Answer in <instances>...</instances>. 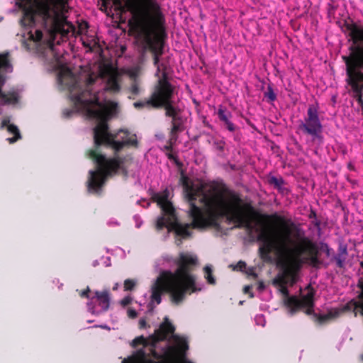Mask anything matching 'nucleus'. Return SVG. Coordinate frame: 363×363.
Segmentation results:
<instances>
[{
    "label": "nucleus",
    "mask_w": 363,
    "mask_h": 363,
    "mask_svg": "<svg viewBox=\"0 0 363 363\" xmlns=\"http://www.w3.org/2000/svg\"><path fill=\"white\" fill-rule=\"evenodd\" d=\"M1 128L6 129L9 133L14 135L13 137L7 138V140L10 143H13L21 138V134L17 126L11 124L9 118H6L2 121L1 123Z\"/></svg>",
    "instance_id": "nucleus-11"
},
{
    "label": "nucleus",
    "mask_w": 363,
    "mask_h": 363,
    "mask_svg": "<svg viewBox=\"0 0 363 363\" xmlns=\"http://www.w3.org/2000/svg\"><path fill=\"white\" fill-rule=\"evenodd\" d=\"M338 254L342 255V257L346 258V255L347 254V247H345L340 248Z\"/></svg>",
    "instance_id": "nucleus-31"
},
{
    "label": "nucleus",
    "mask_w": 363,
    "mask_h": 363,
    "mask_svg": "<svg viewBox=\"0 0 363 363\" xmlns=\"http://www.w3.org/2000/svg\"><path fill=\"white\" fill-rule=\"evenodd\" d=\"M313 291H308L306 295L303 296L301 298L296 296L289 297L286 300V305L293 311H296L301 308H306V313L308 315H311L314 313L313 311Z\"/></svg>",
    "instance_id": "nucleus-10"
},
{
    "label": "nucleus",
    "mask_w": 363,
    "mask_h": 363,
    "mask_svg": "<svg viewBox=\"0 0 363 363\" xmlns=\"http://www.w3.org/2000/svg\"><path fill=\"white\" fill-rule=\"evenodd\" d=\"M298 129L303 133L311 135L313 140L318 138L322 132L323 126L319 118L318 108L310 106L307 110V116L298 125Z\"/></svg>",
    "instance_id": "nucleus-9"
},
{
    "label": "nucleus",
    "mask_w": 363,
    "mask_h": 363,
    "mask_svg": "<svg viewBox=\"0 0 363 363\" xmlns=\"http://www.w3.org/2000/svg\"><path fill=\"white\" fill-rule=\"evenodd\" d=\"M212 141L213 145L216 150L220 151H222L223 150L225 146V142L223 140L212 138Z\"/></svg>",
    "instance_id": "nucleus-21"
},
{
    "label": "nucleus",
    "mask_w": 363,
    "mask_h": 363,
    "mask_svg": "<svg viewBox=\"0 0 363 363\" xmlns=\"http://www.w3.org/2000/svg\"><path fill=\"white\" fill-rule=\"evenodd\" d=\"M174 331V326L169 320L168 318L165 317L159 328L156 329L153 334L149 335L147 337H145L143 335L135 337L132 341L131 345L133 347L143 345L145 348H147V350L150 351L152 357L154 359L171 357L176 350L175 346L167 345L162 348L163 352L162 354L156 351V347L160 342L166 340L168 336L172 335Z\"/></svg>",
    "instance_id": "nucleus-7"
},
{
    "label": "nucleus",
    "mask_w": 363,
    "mask_h": 363,
    "mask_svg": "<svg viewBox=\"0 0 363 363\" xmlns=\"http://www.w3.org/2000/svg\"><path fill=\"white\" fill-rule=\"evenodd\" d=\"M281 292L285 295H288L289 294L288 289L286 287H282Z\"/></svg>",
    "instance_id": "nucleus-35"
},
{
    "label": "nucleus",
    "mask_w": 363,
    "mask_h": 363,
    "mask_svg": "<svg viewBox=\"0 0 363 363\" xmlns=\"http://www.w3.org/2000/svg\"><path fill=\"white\" fill-rule=\"evenodd\" d=\"M204 271V277L207 280L208 283L210 284H216V279L213 276V270L210 266H206L203 268Z\"/></svg>",
    "instance_id": "nucleus-19"
},
{
    "label": "nucleus",
    "mask_w": 363,
    "mask_h": 363,
    "mask_svg": "<svg viewBox=\"0 0 363 363\" xmlns=\"http://www.w3.org/2000/svg\"><path fill=\"white\" fill-rule=\"evenodd\" d=\"M199 230H206V228H199Z\"/></svg>",
    "instance_id": "nucleus-39"
},
{
    "label": "nucleus",
    "mask_w": 363,
    "mask_h": 363,
    "mask_svg": "<svg viewBox=\"0 0 363 363\" xmlns=\"http://www.w3.org/2000/svg\"><path fill=\"white\" fill-rule=\"evenodd\" d=\"M135 281L133 279H125L124 281V290L132 291L135 286Z\"/></svg>",
    "instance_id": "nucleus-22"
},
{
    "label": "nucleus",
    "mask_w": 363,
    "mask_h": 363,
    "mask_svg": "<svg viewBox=\"0 0 363 363\" xmlns=\"http://www.w3.org/2000/svg\"><path fill=\"white\" fill-rule=\"evenodd\" d=\"M315 315L316 316V320L320 324H324L336 316V315L333 314L332 312H329L327 314L319 315H317L315 314Z\"/></svg>",
    "instance_id": "nucleus-20"
},
{
    "label": "nucleus",
    "mask_w": 363,
    "mask_h": 363,
    "mask_svg": "<svg viewBox=\"0 0 363 363\" xmlns=\"http://www.w3.org/2000/svg\"><path fill=\"white\" fill-rule=\"evenodd\" d=\"M252 287L250 286H245L243 289V291L245 294L250 293Z\"/></svg>",
    "instance_id": "nucleus-33"
},
{
    "label": "nucleus",
    "mask_w": 363,
    "mask_h": 363,
    "mask_svg": "<svg viewBox=\"0 0 363 363\" xmlns=\"http://www.w3.org/2000/svg\"><path fill=\"white\" fill-rule=\"evenodd\" d=\"M268 182L281 194H286L288 193V189L284 186V181L281 177L278 178L274 176H270L268 179Z\"/></svg>",
    "instance_id": "nucleus-16"
},
{
    "label": "nucleus",
    "mask_w": 363,
    "mask_h": 363,
    "mask_svg": "<svg viewBox=\"0 0 363 363\" xmlns=\"http://www.w3.org/2000/svg\"><path fill=\"white\" fill-rule=\"evenodd\" d=\"M186 191L191 223L183 225L179 223L170 201V191L165 189L152 196L162 211L156 227H208L207 216L212 220L216 217H222L234 223L233 227H296L286 212L266 215L252 208L242 206L238 196L221 184L186 185Z\"/></svg>",
    "instance_id": "nucleus-2"
},
{
    "label": "nucleus",
    "mask_w": 363,
    "mask_h": 363,
    "mask_svg": "<svg viewBox=\"0 0 363 363\" xmlns=\"http://www.w3.org/2000/svg\"><path fill=\"white\" fill-rule=\"evenodd\" d=\"M95 297L98 301L99 305L104 311H107L110 304V294L108 290L103 291H95Z\"/></svg>",
    "instance_id": "nucleus-13"
},
{
    "label": "nucleus",
    "mask_w": 363,
    "mask_h": 363,
    "mask_svg": "<svg viewBox=\"0 0 363 363\" xmlns=\"http://www.w3.org/2000/svg\"><path fill=\"white\" fill-rule=\"evenodd\" d=\"M12 72V66L7 59V55H0V114L2 113L1 106L13 104L19 98V91L11 89L7 92H3L1 88L6 82V74Z\"/></svg>",
    "instance_id": "nucleus-8"
},
{
    "label": "nucleus",
    "mask_w": 363,
    "mask_h": 363,
    "mask_svg": "<svg viewBox=\"0 0 363 363\" xmlns=\"http://www.w3.org/2000/svg\"><path fill=\"white\" fill-rule=\"evenodd\" d=\"M264 284H263V283H259V286H258V289H259V290H262V289H264Z\"/></svg>",
    "instance_id": "nucleus-36"
},
{
    "label": "nucleus",
    "mask_w": 363,
    "mask_h": 363,
    "mask_svg": "<svg viewBox=\"0 0 363 363\" xmlns=\"http://www.w3.org/2000/svg\"><path fill=\"white\" fill-rule=\"evenodd\" d=\"M250 296L251 298H252V297L254 296L253 294L250 293Z\"/></svg>",
    "instance_id": "nucleus-37"
},
{
    "label": "nucleus",
    "mask_w": 363,
    "mask_h": 363,
    "mask_svg": "<svg viewBox=\"0 0 363 363\" xmlns=\"http://www.w3.org/2000/svg\"><path fill=\"white\" fill-rule=\"evenodd\" d=\"M189 229V228H167L169 233L174 232L176 237H180L184 239L190 236Z\"/></svg>",
    "instance_id": "nucleus-18"
},
{
    "label": "nucleus",
    "mask_w": 363,
    "mask_h": 363,
    "mask_svg": "<svg viewBox=\"0 0 363 363\" xmlns=\"http://www.w3.org/2000/svg\"><path fill=\"white\" fill-rule=\"evenodd\" d=\"M147 41L153 53L154 65L157 68L155 75L157 77V84L150 98L143 102L134 103L135 108L144 106H164L165 115L172 118V127L170 131L169 143L173 145L177 140V133L183 130L184 118L180 109L174 104V87L167 81L171 67L167 57H162L163 43L157 39L155 41L147 36Z\"/></svg>",
    "instance_id": "nucleus-4"
},
{
    "label": "nucleus",
    "mask_w": 363,
    "mask_h": 363,
    "mask_svg": "<svg viewBox=\"0 0 363 363\" xmlns=\"http://www.w3.org/2000/svg\"><path fill=\"white\" fill-rule=\"evenodd\" d=\"M148 351L149 352L147 353L144 349H140L136 352L135 357L139 363H148L149 362H155V360L148 358V357H152L150 354V351ZM122 363H134V360L124 359Z\"/></svg>",
    "instance_id": "nucleus-14"
},
{
    "label": "nucleus",
    "mask_w": 363,
    "mask_h": 363,
    "mask_svg": "<svg viewBox=\"0 0 363 363\" xmlns=\"http://www.w3.org/2000/svg\"><path fill=\"white\" fill-rule=\"evenodd\" d=\"M131 84L130 86V91L133 96H137L140 92V83L137 74L133 72L130 74Z\"/></svg>",
    "instance_id": "nucleus-17"
},
{
    "label": "nucleus",
    "mask_w": 363,
    "mask_h": 363,
    "mask_svg": "<svg viewBox=\"0 0 363 363\" xmlns=\"http://www.w3.org/2000/svg\"><path fill=\"white\" fill-rule=\"evenodd\" d=\"M176 264L177 268L174 272H162L152 286L151 301L157 304L161 303L164 292L168 293L172 303L178 306L187 295L201 290L196 287V277L191 274L198 264L197 257L182 252Z\"/></svg>",
    "instance_id": "nucleus-5"
},
{
    "label": "nucleus",
    "mask_w": 363,
    "mask_h": 363,
    "mask_svg": "<svg viewBox=\"0 0 363 363\" xmlns=\"http://www.w3.org/2000/svg\"><path fill=\"white\" fill-rule=\"evenodd\" d=\"M142 202L143 203V204H142V206H143V207H146V208H147V207H148V206H149V205H150V202H149V201H146V200H143Z\"/></svg>",
    "instance_id": "nucleus-34"
},
{
    "label": "nucleus",
    "mask_w": 363,
    "mask_h": 363,
    "mask_svg": "<svg viewBox=\"0 0 363 363\" xmlns=\"http://www.w3.org/2000/svg\"><path fill=\"white\" fill-rule=\"evenodd\" d=\"M133 219H134V220L135 222V226L136 227H140V225H143V222L141 218L139 216H138V215L135 216L133 217Z\"/></svg>",
    "instance_id": "nucleus-29"
},
{
    "label": "nucleus",
    "mask_w": 363,
    "mask_h": 363,
    "mask_svg": "<svg viewBox=\"0 0 363 363\" xmlns=\"http://www.w3.org/2000/svg\"><path fill=\"white\" fill-rule=\"evenodd\" d=\"M293 229L245 228V241L259 243L258 253L263 262H272L271 254L274 253L277 264L282 271V284L289 280L295 281L304 264L314 267L320 264L317 245L306 237L294 236Z\"/></svg>",
    "instance_id": "nucleus-3"
},
{
    "label": "nucleus",
    "mask_w": 363,
    "mask_h": 363,
    "mask_svg": "<svg viewBox=\"0 0 363 363\" xmlns=\"http://www.w3.org/2000/svg\"><path fill=\"white\" fill-rule=\"evenodd\" d=\"M217 113L219 119L224 123L226 128L229 131L233 132L235 130L236 126L230 120V118L232 117V114L230 112L228 111L225 108L220 106L218 108Z\"/></svg>",
    "instance_id": "nucleus-12"
},
{
    "label": "nucleus",
    "mask_w": 363,
    "mask_h": 363,
    "mask_svg": "<svg viewBox=\"0 0 363 363\" xmlns=\"http://www.w3.org/2000/svg\"><path fill=\"white\" fill-rule=\"evenodd\" d=\"M264 96L271 101H274L276 99V94L271 86L268 87L267 91L264 94Z\"/></svg>",
    "instance_id": "nucleus-23"
},
{
    "label": "nucleus",
    "mask_w": 363,
    "mask_h": 363,
    "mask_svg": "<svg viewBox=\"0 0 363 363\" xmlns=\"http://www.w3.org/2000/svg\"><path fill=\"white\" fill-rule=\"evenodd\" d=\"M361 266L363 267V262H361Z\"/></svg>",
    "instance_id": "nucleus-40"
},
{
    "label": "nucleus",
    "mask_w": 363,
    "mask_h": 363,
    "mask_svg": "<svg viewBox=\"0 0 363 363\" xmlns=\"http://www.w3.org/2000/svg\"><path fill=\"white\" fill-rule=\"evenodd\" d=\"M315 225H316V227H318L319 226V223H316Z\"/></svg>",
    "instance_id": "nucleus-38"
},
{
    "label": "nucleus",
    "mask_w": 363,
    "mask_h": 363,
    "mask_svg": "<svg viewBox=\"0 0 363 363\" xmlns=\"http://www.w3.org/2000/svg\"><path fill=\"white\" fill-rule=\"evenodd\" d=\"M69 9L68 0H45L38 11L26 10L21 23L29 39L45 44L52 55V67L57 72V84L69 92L74 108L65 111V116L78 112L96 123L93 128L94 148L89 152L96 169L89 171L87 188L90 192L98 193L106 177L121 171L126 174L133 163L130 159L107 158L99 150L101 147L118 152L125 145L136 146L137 139L125 130L114 133L108 130L106 122L117 113L118 104L104 95L119 91L117 74L103 65L97 66L96 72L82 67L72 69L68 64L69 54L55 45L57 34L68 32L72 27L67 20Z\"/></svg>",
    "instance_id": "nucleus-1"
},
{
    "label": "nucleus",
    "mask_w": 363,
    "mask_h": 363,
    "mask_svg": "<svg viewBox=\"0 0 363 363\" xmlns=\"http://www.w3.org/2000/svg\"><path fill=\"white\" fill-rule=\"evenodd\" d=\"M132 301V298L130 296H125L121 301V304L123 306L129 305Z\"/></svg>",
    "instance_id": "nucleus-26"
},
{
    "label": "nucleus",
    "mask_w": 363,
    "mask_h": 363,
    "mask_svg": "<svg viewBox=\"0 0 363 363\" xmlns=\"http://www.w3.org/2000/svg\"><path fill=\"white\" fill-rule=\"evenodd\" d=\"M108 225H120V223L118 222L117 220L112 218V219H111L108 221Z\"/></svg>",
    "instance_id": "nucleus-32"
},
{
    "label": "nucleus",
    "mask_w": 363,
    "mask_h": 363,
    "mask_svg": "<svg viewBox=\"0 0 363 363\" xmlns=\"http://www.w3.org/2000/svg\"><path fill=\"white\" fill-rule=\"evenodd\" d=\"M128 315L130 318H135L138 315V313L135 309L129 308L128 310Z\"/></svg>",
    "instance_id": "nucleus-28"
},
{
    "label": "nucleus",
    "mask_w": 363,
    "mask_h": 363,
    "mask_svg": "<svg viewBox=\"0 0 363 363\" xmlns=\"http://www.w3.org/2000/svg\"><path fill=\"white\" fill-rule=\"evenodd\" d=\"M345 259L346 258L342 257V255L341 254H337V255L335 257L337 265L340 268L343 267Z\"/></svg>",
    "instance_id": "nucleus-24"
},
{
    "label": "nucleus",
    "mask_w": 363,
    "mask_h": 363,
    "mask_svg": "<svg viewBox=\"0 0 363 363\" xmlns=\"http://www.w3.org/2000/svg\"><path fill=\"white\" fill-rule=\"evenodd\" d=\"M245 268L246 263L243 261H239L234 269L240 271H243Z\"/></svg>",
    "instance_id": "nucleus-25"
},
{
    "label": "nucleus",
    "mask_w": 363,
    "mask_h": 363,
    "mask_svg": "<svg viewBox=\"0 0 363 363\" xmlns=\"http://www.w3.org/2000/svg\"><path fill=\"white\" fill-rule=\"evenodd\" d=\"M147 326V322L145 318H140L139 320V328L140 329H144Z\"/></svg>",
    "instance_id": "nucleus-30"
},
{
    "label": "nucleus",
    "mask_w": 363,
    "mask_h": 363,
    "mask_svg": "<svg viewBox=\"0 0 363 363\" xmlns=\"http://www.w3.org/2000/svg\"><path fill=\"white\" fill-rule=\"evenodd\" d=\"M89 292H90V289L89 286L86 287V289L82 291L79 294L80 296L82 298H89Z\"/></svg>",
    "instance_id": "nucleus-27"
},
{
    "label": "nucleus",
    "mask_w": 363,
    "mask_h": 363,
    "mask_svg": "<svg viewBox=\"0 0 363 363\" xmlns=\"http://www.w3.org/2000/svg\"><path fill=\"white\" fill-rule=\"evenodd\" d=\"M350 35L353 42L352 59L347 73L354 91L361 93L363 91V27L352 26Z\"/></svg>",
    "instance_id": "nucleus-6"
},
{
    "label": "nucleus",
    "mask_w": 363,
    "mask_h": 363,
    "mask_svg": "<svg viewBox=\"0 0 363 363\" xmlns=\"http://www.w3.org/2000/svg\"><path fill=\"white\" fill-rule=\"evenodd\" d=\"M81 40L83 45L90 51L99 47V41L93 35L84 34L81 37Z\"/></svg>",
    "instance_id": "nucleus-15"
}]
</instances>
